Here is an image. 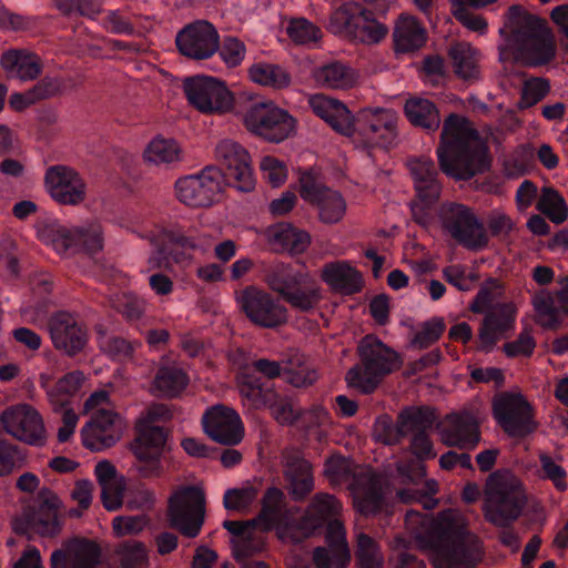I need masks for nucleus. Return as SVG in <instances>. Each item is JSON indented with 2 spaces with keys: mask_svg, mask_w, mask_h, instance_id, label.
Segmentation results:
<instances>
[{
  "mask_svg": "<svg viewBox=\"0 0 568 568\" xmlns=\"http://www.w3.org/2000/svg\"><path fill=\"white\" fill-rule=\"evenodd\" d=\"M281 374V366L275 361L258 359L242 368L237 375V387L243 405L248 409L264 407L274 396L268 379Z\"/></svg>",
  "mask_w": 568,
  "mask_h": 568,
  "instance_id": "6ab92c4d",
  "label": "nucleus"
},
{
  "mask_svg": "<svg viewBox=\"0 0 568 568\" xmlns=\"http://www.w3.org/2000/svg\"><path fill=\"white\" fill-rule=\"evenodd\" d=\"M243 121L251 133L272 143H281L296 132V119L271 100L254 102Z\"/></svg>",
  "mask_w": 568,
  "mask_h": 568,
  "instance_id": "ddd939ff",
  "label": "nucleus"
},
{
  "mask_svg": "<svg viewBox=\"0 0 568 568\" xmlns=\"http://www.w3.org/2000/svg\"><path fill=\"white\" fill-rule=\"evenodd\" d=\"M142 159L149 166L169 169L183 161L184 151L178 140L159 134L148 142Z\"/></svg>",
  "mask_w": 568,
  "mask_h": 568,
  "instance_id": "e433bc0d",
  "label": "nucleus"
},
{
  "mask_svg": "<svg viewBox=\"0 0 568 568\" xmlns=\"http://www.w3.org/2000/svg\"><path fill=\"white\" fill-rule=\"evenodd\" d=\"M537 210L554 223H562L568 216L565 199L552 187H542L537 202Z\"/></svg>",
  "mask_w": 568,
  "mask_h": 568,
  "instance_id": "864d4df0",
  "label": "nucleus"
},
{
  "mask_svg": "<svg viewBox=\"0 0 568 568\" xmlns=\"http://www.w3.org/2000/svg\"><path fill=\"white\" fill-rule=\"evenodd\" d=\"M266 405L270 407L275 420L282 425L292 424L301 415L291 398H278L275 393L272 399L264 406Z\"/></svg>",
  "mask_w": 568,
  "mask_h": 568,
  "instance_id": "69168bd1",
  "label": "nucleus"
},
{
  "mask_svg": "<svg viewBox=\"0 0 568 568\" xmlns=\"http://www.w3.org/2000/svg\"><path fill=\"white\" fill-rule=\"evenodd\" d=\"M398 113L387 108H364L352 119V131L346 134L358 148L388 149L398 136Z\"/></svg>",
  "mask_w": 568,
  "mask_h": 568,
  "instance_id": "f8f14e48",
  "label": "nucleus"
},
{
  "mask_svg": "<svg viewBox=\"0 0 568 568\" xmlns=\"http://www.w3.org/2000/svg\"><path fill=\"white\" fill-rule=\"evenodd\" d=\"M94 475L102 488V501L108 510L118 509L123 501L124 480L119 476L115 467L108 460L99 462L94 467Z\"/></svg>",
  "mask_w": 568,
  "mask_h": 568,
  "instance_id": "37998d69",
  "label": "nucleus"
},
{
  "mask_svg": "<svg viewBox=\"0 0 568 568\" xmlns=\"http://www.w3.org/2000/svg\"><path fill=\"white\" fill-rule=\"evenodd\" d=\"M357 568H383L384 556L377 542L365 534H358L355 551Z\"/></svg>",
  "mask_w": 568,
  "mask_h": 568,
  "instance_id": "5fc2aeb1",
  "label": "nucleus"
},
{
  "mask_svg": "<svg viewBox=\"0 0 568 568\" xmlns=\"http://www.w3.org/2000/svg\"><path fill=\"white\" fill-rule=\"evenodd\" d=\"M110 302L118 312L130 321L139 318L145 307L143 300L124 292L113 296Z\"/></svg>",
  "mask_w": 568,
  "mask_h": 568,
  "instance_id": "338daca9",
  "label": "nucleus"
},
{
  "mask_svg": "<svg viewBox=\"0 0 568 568\" xmlns=\"http://www.w3.org/2000/svg\"><path fill=\"white\" fill-rule=\"evenodd\" d=\"M410 419V410L403 412L398 417L397 424H394L388 415H382L374 424L373 436L377 442L386 445L397 444L407 433Z\"/></svg>",
  "mask_w": 568,
  "mask_h": 568,
  "instance_id": "09e8293b",
  "label": "nucleus"
},
{
  "mask_svg": "<svg viewBox=\"0 0 568 568\" xmlns=\"http://www.w3.org/2000/svg\"><path fill=\"white\" fill-rule=\"evenodd\" d=\"M382 377L383 375L373 369H368L366 365L362 364L347 372L346 382L348 386L354 387L364 394H369L375 390Z\"/></svg>",
  "mask_w": 568,
  "mask_h": 568,
  "instance_id": "4d7b16f0",
  "label": "nucleus"
},
{
  "mask_svg": "<svg viewBox=\"0 0 568 568\" xmlns=\"http://www.w3.org/2000/svg\"><path fill=\"white\" fill-rule=\"evenodd\" d=\"M237 308L254 325L275 328L287 322V308L265 290L247 285L234 292Z\"/></svg>",
  "mask_w": 568,
  "mask_h": 568,
  "instance_id": "4468645a",
  "label": "nucleus"
},
{
  "mask_svg": "<svg viewBox=\"0 0 568 568\" xmlns=\"http://www.w3.org/2000/svg\"><path fill=\"white\" fill-rule=\"evenodd\" d=\"M300 195L316 206L318 219L325 224H335L346 214L347 204L344 196L320 183L311 172H303L300 176Z\"/></svg>",
  "mask_w": 568,
  "mask_h": 568,
  "instance_id": "4be33fe9",
  "label": "nucleus"
},
{
  "mask_svg": "<svg viewBox=\"0 0 568 568\" xmlns=\"http://www.w3.org/2000/svg\"><path fill=\"white\" fill-rule=\"evenodd\" d=\"M168 417L165 406L153 405L136 422V437L131 444V450L136 458L135 468L143 477L159 476L162 471L161 458L166 434L158 422Z\"/></svg>",
  "mask_w": 568,
  "mask_h": 568,
  "instance_id": "0eeeda50",
  "label": "nucleus"
},
{
  "mask_svg": "<svg viewBox=\"0 0 568 568\" xmlns=\"http://www.w3.org/2000/svg\"><path fill=\"white\" fill-rule=\"evenodd\" d=\"M443 277L459 291H470L478 281L477 273L468 271L466 266L453 264L443 268Z\"/></svg>",
  "mask_w": 568,
  "mask_h": 568,
  "instance_id": "680f3d73",
  "label": "nucleus"
},
{
  "mask_svg": "<svg viewBox=\"0 0 568 568\" xmlns=\"http://www.w3.org/2000/svg\"><path fill=\"white\" fill-rule=\"evenodd\" d=\"M205 433L215 442L236 445L244 436V427L240 415L231 407L215 405L203 415Z\"/></svg>",
  "mask_w": 568,
  "mask_h": 568,
  "instance_id": "cd10ccee",
  "label": "nucleus"
},
{
  "mask_svg": "<svg viewBox=\"0 0 568 568\" xmlns=\"http://www.w3.org/2000/svg\"><path fill=\"white\" fill-rule=\"evenodd\" d=\"M122 568H148L149 558L145 546L140 541H126L119 546Z\"/></svg>",
  "mask_w": 568,
  "mask_h": 568,
  "instance_id": "bf43d9fd",
  "label": "nucleus"
},
{
  "mask_svg": "<svg viewBox=\"0 0 568 568\" xmlns=\"http://www.w3.org/2000/svg\"><path fill=\"white\" fill-rule=\"evenodd\" d=\"M307 103L314 114L324 120L335 131L344 135L352 131L353 115L339 100L323 93H315L308 97Z\"/></svg>",
  "mask_w": 568,
  "mask_h": 568,
  "instance_id": "72a5a7b5",
  "label": "nucleus"
},
{
  "mask_svg": "<svg viewBox=\"0 0 568 568\" xmlns=\"http://www.w3.org/2000/svg\"><path fill=\"white\" fill-rule=\"evenodd\" d=\"M265 239L274 250L292 254L303 253L311 243L308 233L284 222L268 226L265 230Z\"/></svg>",
  "mask_w": 568,
  "mask_h": 568,
  "instance_id": "a19ab883",
  "label": "nucleus"
},
{
  "mask_svg": "<svg viewBox=\"0 0 568 568\" xmlns=\"http://www.w3.org/2000/svg\"><path fill=\"white\" fill-rule=\"evenodd\" d=\"M405 524L410 542L430 554L435 568H475L484 558L481 540L467 530V520L457 509H446L436 518L408 510Z\"/></svg>",
  "mask_w": 568,
  "mask_h": 568,
  "instance_id": "f257e3e1",
  "label": "nucleus"
},
{
  "mask_svg": "<svg viewBox=\"0 0 568 568\" xmlns=\"http://www.w3.org/2000/svg\"><path fill=\"white\" fill-rule=\"evenodd\" d=\"M257 498V490L253 486L227 489L223 497V505L227 510L245 511Z\"/></svg>",
  "mask_w": 568,
  "mask_h": 568,
  "instance_id": "052dcab7",
  "label": "nucleus"
},
{
  "mask_svg": "<svg viewBox=\"0 0 568 568\" xmlns=\"http://www.w3.org/2000/svg\"><path fill=\"white\" fill-rule=\"evenodd\" d=\"M44 189L53 201L62 205H79L87 199V183L71 166L51 165L44 173Z\"/></svg>",
  "mask_w": 568,
  "mask_h": 568,
  "instance_id": "b1692460",
  "label": "nucleus"
},
{
  "mask_svg": "<svg viewBox=\"0 0 568 568\" xmlns=\"http://www.w3.org/2000/svg\"><path fill=\"white\" fill-rule=\"evenodd\" d=\"M427 33L418 20L408 14H402L396 22L394 41L398 51L408 52L423 47Z\"/></svg>",
  "mask_w": 568,
  "mask_h": 568,
  "instance_id": "a18cd8bd",
  "label": "nucleus"
},
{
  "mask_svg": "<svg viewBox=\"0 0 568 568\" xmlns=\"http://www.w3.org/2000/svg\"><path fill=\"white\" fill-rule=\"evenodd\" d=\"M455 72L463 79H474L479 74V52L469 43H456L449 50Z\"/></svg>",
  "mask_w": 568,
  "mask_h": 568,
  "instance_id": "603ef678",
  "label": "nucleus"
},
{
  "mask_svg": "<svg viewBox=\"0 0 568 568\" xmlns=\"http://www.w3.org/2000/svg\"><path fill=\"white\" fill-rule=\"evenodd\" d=\"M498 45L500 60H514L538 68L557 55V41L548 22L521 4L510 6L503 16Z\"/></svg>",
  "mask_w": 568,
  "mask_h": 568,
  "instance_id": "f03ea898",
  "label": "nucleus"
},
{
  "mask_svg": "<svg viewBox=\"0 0 568 568\" xmlns=\"http://www.w3.org/2000/svg\"><path fill=\"white\" fill-rule=\"evenodd\" d=\"M215 158L226 170L233 186L250 192L255 186V178L248 152L233 140H222L215 146Z\"/></svg>",
  "mask_w": 568,
  "mask_h": 568,
  "instance_id": "393cba45",
  "label": "nucleus"
},
{
  "mask_svg": "<svg viewBox=\"0 0 568 568\" xmlns=\"http://www.w3.org/2000/svg\"><path fill=\"white\" fill-rule=\"evenodd\" d=\"M38 239L63 257L77 253L94 256L104 247V231L97 221L81 226H68L58 221L45 222L38 229Z\"/></svg>",
  "mask_w": 568,
  "mask_h": 568,
  "instance_id": "6e6552de",
  "label": "nucleus"
},
{
  "mask_svg": "<svg viewBox=\"0 0 568 568\" xmlns=\"http://www.w3.org/2000/svg\"><path fill=\"white\" fill-rule=\"evenodd\" d=\"M102 551L99 544L88 538L65 540L50 556V568H100Z\"/></svg>",
  "mask_w": 568,
  "mask_h": 568,
  "instance_id": "a878e982",
  "label": "nucleus"
},
{
  "mask_svg": "<svg viewBox=\"0 0 568 568\" xmlns=\"http://www.w3.org/2000/svg\"><path fill=\"white\" fill-rule=\"evenodd\" d=\"M494 415L498 424L510 436H526L537 427L534 412L519 393H505L494 402Z\"/></svg>",
  "mask_w": 568,
  "mask_h": 568,
  "instance_id": "5701e85b",
  "label": "nucleus"
},
{
  "mask_svg": "<svg viewBox=\"0 0 568 568\" xmlns=\"http://www.w3.org/2000/svg\"><path fill=\"white\" fill-rule=\"evenodd\" d=\"M260 170L263 179L273 186H280L287 179L285 162L272 155H266L261 160Z\"/></svg>",
  "mask_w": 568,
  "mask_h": 568,
  "instance_id": "774afa93",
  "label": "nucleus"
},
{
  "mask_svg": "<svg viewBox=\"0 0 568 568\" xmlns=\"http://www.w3.org/2000/svg\"><path fill=\"white\" fill-rule=\"evenodd\" d=\"M326 546L313 551V562L316 568H346L351 562V550L346 540V531L339 520L327 525Z\"/></svg>",
  "mask_w": 568,
  "mask_h": 568,
  "instance_id": "c756f323",
  "label": "nucleus"
},
{
  "mask_svg": "<svg viewBox=\"0 0 568 568\" xmlns=\"http://www.w3.org/2000/svg\"><path fill=\"white\" fill-rule=\"evenodd\" d=\"M329 29L363 43H377L387 34V28L356 3H347L335 10Z\"/></svg>",
  "mask_w": 568,
  "mask_h": 568,
  "instance_id": "f3484780",
  "label": "nucleus"
},
{
  "mask_svg": "<svg viewBox=\"0 0 568 568\" xmlns=\"http://www.w3.org/2000/svg\"><path fill=\"white\" fill-rule=\"evenodd\" d=\"M437 158L442 171L459 180L470 179L489 166L485 141L465 116L455 113L444 120Z\"/></svg>",
  "mask_w": 568,
  "mask_h": 568,
  "instance_id": "7ed1b4c3",
  "label": "nucleus"
},
{
  "mask_svg": "<svg viewBox=\"0 0 568 568\" xmlns=\"http://www.w3.org/2000/svg\"><path fill=\"white\" fill-rule=\"evenodd\" d=\"M205 496L197 486L178 488L169 500L168 517L171 527L182 535L196 537L204 523Z\"/></svg>",
  "mask_w": 568,
  "mask_h": 568,
  "instance_id": "2eb2a0df",
  "label": "nucleus"
},
{
  "mask_svg": "<svg viewBox=\"0 0 568 568\" xmlns=\"http://www.w3.org/2000/svg\"><path fill=\"white\" fill-rule=\"evenodd\" d=\"M321 277L333 290L345 294L359 292L363 287L362 274L348 261L325 264Z\"/></svg>",
  "mask_w": 568,
  "mask_h": 568,
  "instance_id": "ea45409f",
  "label": "nucleus"
},
{
  "mask_svg": "<svg viewBox=\"0 0 568 568\" xmlns=\"http://www.w3.org/2000/svg\"><path fill=\"white\" fill-rule=\"evenodd\" d=\"M0 428L14 439L31 446H42L47 442L43 418L29 404L7 407L0 415Z\"/></svg>",
  "mask_w": 568,
  "mask_h": 568,
  "instance_id": "412c9836",
  "label": "nucleus"
},
{
  "mask_svg": "<svg viewBox=\"0 0 568 568\" xmlns=\"http://www.w3.org/2000/svg\"><path fill=\"white\" fill-rule=\"evenodd\" d=\"M0 64L9 77L21 81L34 80L42 70L40 58L28 50L10 49L3 52Z\"/></svg>",
  "mask_w": 568,
  "mask_h": 568,
  "instance_id": "79ce46f5",
  "label": "nucleus"
},
{
  "mask_svg": "<svg viewBox=\"0 0 568 568\" xmlns=\"http://www.w3.org/2000/svg\"><path fill=\"white\" fill-rule=\"evenodd\" d=\"M539 460L542 477L549 479L557 490L565 491L567 489V471L560 462L546 454L540 455Z\"/></svg>",
  "mask_w": 568,
  "mask_h": 568,
  "instance_id": "0e129e2a",
  "label": "nucleus"
},
{
  "mask_svg": "<svg viewBox=\"0 0 568 568\" xmlns=\"http://www.w3.org/2000/svg\"><path fill=\"white\" fill-rule=\"evenodd\" d=\"M425 491L402 489L397 493V496L403 503H419L425 509H433L438 500L434 498V495L438 491V485L436 480L429 479L425 483Z\"/></svg>",
  "mask_w": 568,
  "mask_h": 568,
  "instance_id": "e2e57ef3",
  "label": "nucleus"
},
{
  "mask_svg": "<svg viewBox=\"0 0 568 568\" xmlns=\"http://www.w3.org/2000/svg\"><path fill=\"white\" fill-rule=\"evenodd\" d=\"M286 33L297 44L315 43L322 36L320 28L305 18H291L287 21Z\"/></svg>",
  "mask_w": 568,
  "mask_h": 568,
  "instance_id": "6e6d98bb",
  "label": "nucleus"
},
{
  "mask_svg": "<svg viewBox=\"0 0 568 568\" xmlns=\"http://www.w3.org/2000/svg\"><path fill=\"white\" fill-rule=\"evenodd\" d=\"M220 37L215 27L200 20L186 26L176 36V45L181 54L204 60L211 58L219 49Z\"/></svg>",
  "mask_w": 568,
  "mask_h": 568,
  "instance_id": "bb28decb",
  "label": "nucleus"
},
{
  "mask_svg": "<svg viewBox=\"0 0 568 568\" xmlns=\"http://www.w3.org/2000/svg\"><path fill=\"white\" fill-rule=\"evenodd\" d=\"M410 448L417 460H410L407 464L399 463L397 470L404 481L416 485L425 476V466L422 460L434 458L435 453L432 440L425 432L414 435Z\"/></svg>",
  "mask_w": 568,
  "mask_h": 568,
  "instance_id": "c03bdc74",
  "label": "nucleus"
},
{
  "mask_svg": "<svg viewBox=\"0 0 568 568\" xmlns=\"http://www.w3.org/2000/svg\"><path fill=\"white\" fill-rule=\"evenodd\" d=\"M324 474L332 485L349 481L353 505L361 514L373 515L382 509L387 487L385 479L371 467L353 465L351 460L334 455L326 460Z\"/></svg>",
  "mask_w": 568,
  "mask_h": 568,
  "instance_id": "39448f33",
  "label": "nucleus"
},
{
  "mask_svg": "<svg viewBox=\"0 0 568 568\" xmlns=\"http://www.w3.org/2000/svg\"><path fill=\"white\" fill-rule=\"evenodd\" d=\"M84 413L91 416L81 429L84 447L99 452L113 446L121 438L124 424L114 410L108 392L92 393L84 403Z\"/></svg>",
  "mask_w": 568,
  "mask_h": 568,
  "instance_id": "9d476101",
  "label": "nucleus"
},
{
  "mask_svg": "<svg viewBox=\"0 0 568 568\" xmlns=\"http://www.w3.org/2000/svg\"><path fill=\"white\" fill-rule=\"evenodd\" d=\"M224 176L220 169L206 166L196 174L178 179L174 183L176 199L193 209L210 207L221 199Z\"/></svg>",
  "mask_w": 568,
  "mask_h": 568,
  "instance_id": "dca6fc26",
  "label": "nucleus"
},
{
  "mask_svg": "<svg viewBox=\"0 0 568 568\" xmlns=\"http://www.w3.org/2000/svg\"><path fill=\"white\" fill-rule=\"evenodd\" d=\"M223 526L233 535V555L237 561H242L263 549V531L271 529L276 530V527L266 528L264 526L261 521V514L256 519L250 521L227 520L224 521Z\"/></svg>",
  "mask_w": 568,
  "mask_h": 568,
  "instance_id": "7c9ffc66",
  "label": "nucleus"
},
{
  "mask_svg": "<svg viewBox=\"0 0 568 568\" xmlns=\"http://www.w3.org/2000/svg\"><path fill=\"white\" fill-rule=\"evenodd\" d=\"M53 376L43 372L39 375V384L45 390L48 400L54 410L67 406L71 398L81 389L84 375L80 371L67 373L52 384Z\"/></svg>",
  "mask_w": 568,
  "mask_h": 568,
  "instance_id": "f704fd0d",
  "label": "nucleus"
},
{
  "mask_svg": "<svg viewBox=\"0 0 568 568\" xmlns=\"http://www.w3.org/2000/svg\"><path fill=\"white\" fill-rule=\"evenodd\" d=\"M550 91V82L540 77L527 79L521 88L519 109H527L541 101Z\"/></svg>",
  "mask_w": 568,
  "mask_h": 568,
  "instance_id": "13d9d810",
  "label": "nucleus"
},
{
  "mask_svg": "<svg viewBox=\"0 0 568 568\" xmlns=\"http://www.w3.org/2000/svg\"><path fill=\"white\" fill-rule=\"evenodd\" d=\"M187 384L189 377L181 368L163 366L154 377L153 390L159 396L174 397L183 392Z\"/></svg>",
  "mask_w": 568,
  "mask_h": 568,
  "instance_id": "3c124183",
  "label": "nucleus"
},
{
  "mask_svg": "<svg viewBox=\"0 0 568 568\" xmlns=\"http://www.w3.org/2000/svg\"><path fill=\"white\" fill-rule=\"evenodd\" d=\"M40 507L38 510H30L23 514L26 529L44 537H53L60 531L57 510L60 506L58 496L49 489L39 494Z\"/></svg>",
  "mask_w": 568,
  "mask_h": 568,
  "instance_id": "2f4dec72",
  "label": "nucleus"
},
{
  "mask_svg": "<svg viewBox=\"0 0 568 568\" xmlns=\"http://www.w3.org/2000/svg\"><path fill=\"white\" fill-rule=\"evenodd\" d=\"M358 353L362 364L383 376L398 366L396 353L375 336H365L359 343Z\"/></svg>",
  "mask_w": 568,
  "mask_h": 568,
  "instance_id": "4c0bfd02",
  "label": "nucleus"
},
{
  "mask_svg": "<svg viewBox=\"0 0 568 568\" xmlns=\"http://www.w3.org/2000/svg\"><path fill=\"white\" fill-rule=\"evenodd\" d=\"M49 333L53 346L70 356L80 353L88 343L85 327L67 312H59L50 318Z\"/></svg>",
  "mask_w": 568,
  "mask_h": 568,
  "instance_id": "c85d7f7f",
  "label": "nucleus"
},
{
  "mask_svg": "<svg viewBox=\"0 0 568 568\" xmlns=\"http://www.w3.org/2000/svg\"><path fill=\"white\" fill-rule=\"evenodd\" d=\"M443 438L448 446L474 448L480 438L477 419L470 413L450 415Z\"/></svg>",
  "mask_w": 568,
  "mask_h": 568,
  "instance_id": "58836bf2",
  "label": "nucleus"
},
{
  "mask_svg": "<svg viewBox=\"0 0 568 568\" xmlns=\"http://www.w3.org/2000/svg\"><path fill=\"white\" fill-rule=\"evenodd\" d=\"M183 89L187 101L206 114H224L234 108V95L226 84L213 77L186 79Z\"/></svg>",
  "mask_w": 568,
  "mask_h": 568,
  "instance_id": "aec40b11",
  "label": "nucleus"
},
{
  "mask_svg": "<svg viewBox=\"0 0 568 568\" xmlns=\"http://www.w3.org/2000/svg\"><path fill=\"white\" fill-rule=\"evenodd\" d=\"M283 467L291 496L295 500L304 499L314 488L311 464L298 450L290 449L283 453Z\"/></svg>",
  "mask_w": 568,
  "mask_h": 568,
  "instance_id": "473e14b6",
  "label": "nucleus"
},
{
  "mask_svg": "<svg viewBox=\"0 0 568 568\" xmlns=\"http://www.w3.org/2000/svg\"><path fill=\"white\" fill-rule=\"evenodd\" d=\"M341 503L326 493H318L308 505L306 515L296 523L291 510L285 509L284 494L278 488H268L262 499L261 521L266 528L276 527L282 541L298 542L308 537L323 521L337 516Z\"/></svg>",
  "mask_w": 568,
  "mask_h": 568,
  "instance_id": "20e7f679",
  "label": "nucleus"
},
{
  "mask_svg": "<svg viewBox=\"0 0 568 568\" xmlns=\"http://www.w3.org/2000/svg\"><path fill=\"white\" fill-rule=\"evenodd\" d=\"M404 112L414 126L435 132L440 125L439 111L428 99L420 97L409 98L404 105Z\"/></svg>",
  "mask_w": 568,
  "mask_h": 568,
  "instance_id": "49530a36",
  "label": "nucleus"
},
{
  "mask_svg": "<svg viewBox=\"0 0 568 568\" xmlns=\"http://www.w3.org/2000/svg\"><path fill=\"white\" fill-rule=\"evenodd\" d=\"M248 79L262 87L281 90L291 83L288 72L277 64L257 62L247 69Z\"/></svg>",
  "mask_w": 568,
  "mask_h": 568,
  "instance_id": "8fccbe9b",
  "label": "nucleus"
},
{
  "mask_svg": "<svg viewBox=\"0 0 568 568\" xmlns=\"http://www.w3.org/2000/svg\"><path fill=\"white\" fill-rule=\"evenodd\" d=\"M313 78L317 84L329 89H348L357 82L356 72L341 62L316 68Z\"/></svg>",
  "mask_w": 568,
  "mask_h": 568,
  "instance_id": "de8ad7c7",
  "label": "nucleus"
},
{
  "mask_svg": "<svg viewBox=\"0 0 568 568\" xmlns=\"http://www.w3.org/2000/svg\"><path fill=\"white\" fill-rule=\"evenodd\" d=\"M503 294L504 288L497 281H487L469 306L474 313L487 312L478 333L479 348L486 352L515 326L517 307L513 302L501 303Z\"/></svg>",
  "mask_w": 568,
  "mask_h": 568,
  "instance_id": "423d86ee",
  "label": "nucleus"
},
{
  "mask_svg": "<svg viewBox=\"0 0 568 568\" xmlns=\"http://www.w3.org/2000/svg\"><path fill=\"white\" fill-rule=\"evenodd\" d=\"M443 227L459 244L479 251L487 246L488 234L474 212L458 203L443 204L439 211Z\"/></svg>",
  "mask_w": 568,
  "mask_h": 568,
  "instance_id": "a211bd4d",
  "label": "nucleus"
},
{
  "mask_svg": "<svg viewBox=\"0 0 568 568\" xmlns=\"http://www.w3.org/2000/svg\"><path fill=\"white\" fill-rule=\"evenodd\" d=\"M407 165L420 202L425 205L435 202L439 197L442 186L433 160L428 156H419L409 160Z\"/></svg>",
  "mask_w": 568,
  "mask_h": 568,
  "instance_id": "c9c22d12",
  "label": "nucleus"
},
{
  "mask_svg": "<svg viewBox=\"0 0 568 568\" xmlns=\"http://www.w3.org/2000/svg\"><path fill=\"white\" fill-rule=\"evenodd\" d=\"M525 503L521 483L511 473L496 471L488 477L484 489L483 511L489 523L507 527L520 516Z\"/></svg>",
  "mask_w": 568,
  "mask_h": 568,
  "instance_id": "1a4fd4ad",
  "label": "nucleus"
},
{
  "mask_svg": "<svg viewBox=\"0 0 568 568\" xmlns=\"http://www.w3.org/2000/svg\"><path fill=\"white\" fill-rule=\"evenodd\" d=\"M265 283L278 293L292 307L310 311L321 300V290L315 280L293 265L275 263L265 273Z\"/></svg>",
  "mask_w": 568,
  "mask_h": 568,
  "instance_id": "9b49d317",
  "label": "nucleus"
}]
</instances>
